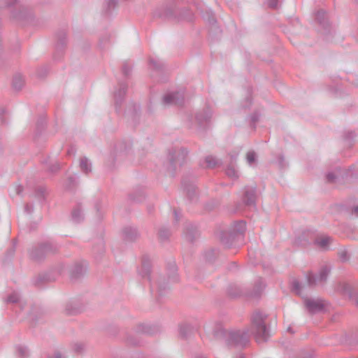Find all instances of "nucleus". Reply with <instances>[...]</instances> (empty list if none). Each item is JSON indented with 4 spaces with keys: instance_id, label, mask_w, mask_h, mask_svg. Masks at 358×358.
I'll return each instance as SVG.
<instances>
[{
    "instance_id": "f257e3e1",
    "label": "nucleus",
    "mask_w": 358,
    "mask_h": 358,
    "mask_svg": "<svg viewBox=\"0 0 358 358\" xmlns=\"http://www.w3.org/2000/svg\"><path fill=\"white\" fill-rule=\"evenodd\" d=\"M266 316L255 312L251 317L250 329L226 331L221 324L216 325L213 334L217 339H223L229 345L245 347L253 335L258 343L266 342L269 338V331L265 325Z\"/></svg>"
},
{
    "instance_id": "f03ea898",
    "label": "nucleus",
    "mask_w": 358,
    "mask_h": 358,
    "mask_svg": "<svg viewBox=\"0 0 358 358\" xmlns=\"http://www.w3.org/2000/svg\"><path fill=\"white\" fill-rule=\"evenodd\" d=\"M212 111L209 108H207L202 111L197 112L195 114L194 117H192L189 124V128H195L196 129L200 130L207 127L212 117Z\"/></svg>"
},
{
    "instance_id": "7ed1b4c3",
    "label": "nucleus",
    "mask_w": 358,
    "mask_h": 358,
    "mask_svg": "<svg viewBox=\"0 0 358 358\" xmlns=\"http://www.w3.org/2000/svg\"><path fill=\"white\" fill-rule=\"evenodd\" d=\"M246 229V223L243 220L236 222L234 224L233 233L229 234L227 236L222 235L220 237L221 242L227 248H231L233 244L232 242L236 239L242 238L243 234Z\"/></svg>"
},
{
    "instance_id": "20e7f679",
    "label": "nucleus",
    "mask_w": 358,
    "mask_h": 358,
    "mask_svg": "<svg viewBox=\"0 0 358 358\" xmlns=\"http://www.w3.org/2000/svg\"><path fill=\"white\" fill-rule=\"evenodd\" d=\"M329 273L330 268L326 265L321 267L317 275L308 273L306 276L308 285L310 287H313L324 284L327 280Z\"/></svg>"
},
{
    "instance_id": "39448f33",
    "label": "nucleus",
    "mask_w": 358,
    "mask_h": 358,
    "mask_svg": "<svg viewBox=\"0 0 358 358\" xmlns=\"http://www.w3.org/2000/svg\"><path fill=\"white\" fill-rule=\"evenodd\" d=\"M56 250V245L50 241H47L38 248H33L30 251V256L33 259L41 260L46 254L54 252Z\"/></svg>"
},
{
    "instance_id": "423d86ee",
    "label": "nucleus",
    "mask_w": 358,
    "mask_h": 358,
    "mask_svg": "<svg viewBox=\"0 0 358 358\" xmlns=\"http://www.w3.org/2000/svg\"><path fill=\"white\" fill-rule=\"evenodd\" d=\"M187 154V150L183 148H174L169 151V159L173 170L176 169L177 166H181L185 162Z\"/></svg>"
},
{
    "instance_id": "0eeeda50",
    "label": "nucleus",
    "mask_w": 358,
    "mask_h": 358,
    "mask_svg": "<svg viewBox=\"0 0 358 358\" xmlns=\"http://www.w3.org/2000/svg\"><path fill=\"white\" fill-rule=\"evenodd\" d=\"M184 102V92L181 91L169 92L166 94L163 99L162 103L165 106L177 105L181 106Z\"/></svg>"
},
{
    "instance_id": "6e6552de",
    "label": "nucleus",
    "mask_w": 358,
    "mask_h": 358,
    "mask_svg": "<svg viewBox=\"0 0 358 358\" xmlns=\"http://www.w3.org/2000/svg\"><path fill=\"white\" fill-rule=\"evenodd\" d=\"M256 187H246L244 189L242 201L246 206L255 207Z\"/></svg>"
},
{
    "instance_id": "1a4fd4ad",
    "label": "nucleus",
    "mask_w": 358,
    "mask_h": 358,
    "mask_svg": "<svg viewBox=\"0 0 358 358\" xmlns=\"http://www.w3.org/2000/svg\"><path fill=\"white\" fill-rule=\"evenodd\" d=\"M306 307L312 313L322 312L324 309V303L321 299H307L305 301Z\"/></svg>"
},
{
    "instance_id": "9d476101",
    "label": "nucleus",
    "mask_w": 358,
    "mask_h": 358,
    "mask_svg": "<svg viewBox=\"0 0 358 358\" xmlns=\"http://www.w3.org/2000/svg\"><path fill=\"white\" fill-rule=\"evenodd\" d=\"M150 271H151L150 262L148 257H144L142 260L141 268L138 271V273L143 278H148V280L150 282L151 291L154 292V285H153L151 278H150Z\"/></svg>"
},
{
    "instance_id": "9b49d317",
    "label": "nucleus",
    "mask_w": 358,
    "mask_h": 358,
    "mask_svg": "<svg viewBox=\"0 0 358 358\" xmlns=\"http://www.w3.org/2000/svg\"><path fill=\"white\" fill-rule=\"evenodd\" d=\"M127 89V86L126 84L120 83L119 85V89L114 92L115 105L117 112H119L120 106L124 100Z\"/></svg>"
},
{
    "instance_id": "f8f14e48",
    "label": "nucleus",
    "mask_w": 358,
    "mask_h": 358,
    "mask_svg": "<svg viewBox=\"0 0 358 358\" xmlns=\"http://www.w3.org/2000/svg\"><path fill=\"white\" fill-rule=\"evenodd\" d=\"M122 233L124 239L129 241L135 240L139 235L137 229L130 226L124 227Z\"/></svg>"
},
{
    "instance_id": "ddd939ff",
    "label": "nucleus",
    "mask_w": 358,
    "mask_h": 358,
    "mask_svg": "<svg viewBox=\"0 0 358 358\" xmlns=\"http://www.w3.org/2000/svg\"><path fill=\"white\" fill-rule=\"evenodd\" d=\"M71 218L75 223H80L84 220V214L80 204H78L73 209Z\"/></svg>"
},
{
    "instance_id": "4468645a",
    "label": "nucleus",
    "mask_w": 358,
    "mask_h": 358,
    "mask_svg": "<svg viewBox=\"0 0 358 358\" xmlns=\"http://www.w3.org/2000/svg\"><path fill=\"white\" fill-rule=\"evenodd\" d=\"M6 303L17 304L22 308L23 303L21 301L20 294L17 292H13L5 299Z\"/></svg>"
},
{
    "instance_id": "2eb2a0df",
    "label": "nucleus",
    "mask_w": 358,
    "mask_h": 358,
    "mask_svg": "<svg viewBox=\"0 0 358 358\" xmlns=\"http://www.w3.org/2000/svg\"><path fill=\"white\" fill-rule=\"evenodd\" d=\"M331 241L332 238L329 236H323L315 240V243L320 246V248L324 250L329 248V245Z\"/></svg>"
},
{
    "instance_id": "dca6fc26",
    "label": "nucleus",
    "mask_w": 358,
    "mask_h": 358,
    "mask_svg": "<svg viewBox=\"0 0 358 358\" xmlns=\"http://www.w3.org/2000/svg\"><path fill=\"white\" fill-rule=\"evenodd\" d=\"M80 168L84 173L87 174L92 171V164L87 157H83L80 160Z\"/></svg>"
},
{
    "instance_id": "f3484780",
    "label": "nucleus",
    "mask_w": 358,
    "mask_h": 358,
    "mask_svg": "<svg viewBox=\"0 0 358 358\" xmlns=\"http://www.w3.org/2000/svg\"><path fill=\"white\" fill-rule=\"evenodd\" d=\"M206 166L207 168L213 169L220 165L221 162L216 159L215 157L209 155L205 158Z\"/></svg>"
},
{
    "instance_id": "a211bd4d",
    "label": "nucleus",
    "mask_w": 358,
    "mask_h": 358,
    "mask_svg": "<svg viewBox=\"0 0 358 358\" xmlns=\"http://www.w3.org/2000/svg\"><path fill=\"white\" fill-rule=\"evenodd\" d=\"M24 80L22 75L17 74L14 76L13 80V87L17 90H20L24 85Z\"/></svg>"
},
{
    "instance_id": "6ab92c4d",
    "label": "nucleus",
    "mask_w": 358,
    "mask_h": 358,
    "mask_svg": "<svg viewBox=\"0 0 358 358\" xmlns=\"http://www.w3.org/2000/svg\"><path fill=\"white\" fill-rule=\"evenodd\" d=\"M264 287H265V284H264V280L262 278L259 279L256 282L255 289V291H254V293L252 294V295L254 296H258L261 294V292L263 291Z\"/></svg>"
},
{
    "instance_id": "aec40b11",
    "label": "nucleus",
    "mask_w": 358,
    "mask_h": 358,
    "mask_svg": "<svg viewBox=\"0 0 358 358\" xmlns=\"http://www.w3.org/2000/svg\"><path fill=\"white\" fill-rule=\"evenodd\" d=\"M149 64L155 70H160L164 66V63L158 58H150Z\"/></svg>"
},
{
    "instance_id": "412c9836",
    "label": "nucleus",
    "mask_w": 358,
    "mask_h": 358,
    "mask_svg": "<svg viewBox=\"0 0 358 358\" xmlns=\"http://www.w3.org/2000/svg\"><path fill=\"white\" fill-rule=\"evenodd\" d=\"M241 289L237 285H231L228 288V294L232 297H236L242 294Z\"/></svg>"
},
{
    "instance_id": "4be33fe9",
    "label": "nucleus",
    "mask_w": 358,
    "mask_h": 358,
    "mask_svg": "<svg viewBox=\"0 0 358 358\" xmlns=\"http://www.w3.org/2000/svg\"><path fill=\"white\" fill-rule=\"evenodd\" d=\"M226 174L228 177L232 178V179H236L238 178V173L236 169L232 166H229L226 169Z\"/></svg>"
},
{
    "instance_id": "5701e85b",
    "label": "nucleus",
    "mask_w": 358,
    "mask_h": 358,
    "mask_svg": "<svg viewBox=\"0 0 358 358\" xmlns=\"http://www.w3.org/2000/svg\"><path fill=\"white\" fill-rule=\"evenodd\" d=\"M192 330L191 326L189 324H181L179 327L180 334L182 337H187Z\"/></svg>"
},
{
    "instance_id": "b1692460",
    "label": "nucleus",
    "mask_w": 358,
    "mask_h": 358,
    "mask_svg": "<svg viewBox=\"0 0 358 358\" xmlns=\"http://www.w3.org/2000/svg\"><path fill=\"white\" fill-rule=\"evenodd\" d=\"M326 15H327L326 12L323 10H318L316 13V20L322 26H324L326 24V22H325Z\"/></svg>"
},
{
    "instance_id": "393cba45",
    "label": "nucleus",
    "mask_w": 358,
    "mask_h": 358,
    "mask_svg": "<svg viewBox=\"0 0 358 358\" xmlns=\"http://www.w3.org/2000/svg\"><path fill=\"white\" fill-rule=\"evenodd\" d=\"M247 162L250 166H253L256 163L257 156L254 151H249L246 156Z\"/></svg>"
},
{
    "instance_id": "a878e982",
    "label": "nucleus",
    "mask_w": 358,
    "mask_h": 358,
    "mask_svg": "<svg viewBox=\"0 0 358 358\" xmlns=\"http://www.w3.org/2000/svg\"><path fill=\"white\" fill-rule=\"evenodd\" d=\"M16 351L18 355L22 358L26 357L29 354L27 348L21 345L16 346Z\"/></svg>"
},
{
    "instance_id": "bb28decb",
    "label": "nucleus",
    "mask_w": 358,
    "mask_h": 358,
    "mask_svg": "<svg viewBox=\"0 0 358 358\" xmlns=\"http://www.w3.org/2000/svg\"><path fill=\"white\" fill-rule=\"evenodd\" d=\"M292 290L298 295H301L302 293V288L301 283L298 280H293L292 283Z\"/></svg>"
},
{
    "instance_id": "cd10ccee",
    "label": "nucleus",
    "mask_w": 358,
    "mask_h": 358,
    "mask_svg": "<svg viewBox=\"0 0 358 358\" xmlns=\"http://www.w3.org/2000/svg\"><path fill=\"white\" fill-rule=\"evenodd\" d=\"M28 11L24 8H22L19 13H13V17L16 19H25L28 17Z\"/></svg>"
},
{
    "instance_id": "c85d7f7f",
    "label": "nucleus",
    "mask_w": 358,
    "mask_h": 358,
    "mask_svg": "<svg viewBox=\"0 0 358 358\" xmlns=\"http://www.w3.org/2000/svg\"><path fill=\"white\" fill-rule=\"evenodd\" d=\"M170 271L171 272V275L169 276V280L171 282H177L178 278L176 273L177 269L175 264L171 266Z\"/></svg>"
},
{
    "instance_id": "c756f323",
    "label": "nucleus",
    "mask_w": 358,
    "mask_h": 358,
    "mask_svg": "<svg viewBox=\"0 0 358 358\" xmlns=\"http://www.w3.org/2000/svg\"><path fill=\"white\" fill-rule=\"evenodd\" d=\"M17 3V0H0V7H11Z\"/></svg>"
},
{
    "instance_id": "7c9ffc66",
    "label": "nucleus",
    "mask_w": 358,
    "mask_h": 358,
    "mask_svg": "<svg viewBox=\"0 0 358 358\" xmlns=\"http://www.w3.org/2000/svg\"><path fill=\"white\" fill-rule=\"evenodd\" d=\"M169 234V231L167 229L162 228L159 231V236L163 241L167 239Z\"/></svg>"
},
{
    "instance_id": "2f4dec72",
    "label": "nucleus",
    "mask_w": 358,
    "mask_h": 358,
    "mask_svg": "<svg viewBox=\"0 0 358 358\" xmlns=\"http://www.w3.org/2000/svg\"><path fill=\"white\" fill-rule=\"evenodd\" d=\"M338 177V175H337L333 172H329L326 176L327 180L331 183L336 182Z\"/></svg>"
},
{
    "instance_id": "473e14b6",
    "label": "nucleus",
    "mask_w": 358,
    "mask_h": 358,
    "mask_svg": "<svg viewBox=\"0 0 358 358\" xmlns=\"http://www.w3.org/2000/svg\"><path fill=\"white\" fill-rule=\"evenodd\" d=\"M131 66L130 64L129 63H124L123 66H122V73L125 75V76H128L131 71Z\"/></svg>"
},
{
    "instance_id": "72a5a7b5",
    "label": "nucleus",
    "mask_w": 358,
    "mask_h": 358,
    "mask_svg": "<svg viewBox=\"0 0 358 358\" xmlns=\"http://www.w3.org/2000/svg\"><path fill=\"white\" fill-rule=\"evenodd\" d=\"M259 114L257 112L254 113L250 117L251 124L253 128H255V123L258 121Z\"/></svg>"
},
{
    "instance_id": "f704fd0d",
    "label": "nucleus",
    "mask_w": 358,
    "mask_h": 358,
    "mask_svg": "<svg viewBox=\"0 0 358 358\" xmlns=\"http://www.w3.org/2000/svg\"><path fill=\"white\" fill-rule=\"evenodd\" d=\"M116 4H117V0H107L106 1L107 10H110V9L115 8Z\"/></svg>"
},
{
    "instance_id": "c9c22d12",
    "label": "nucleus",
    "mask_w": 358,
    "mask_h": 358,
    "mask_svg": "<svg viewBox=\"0 0 358 358\" xmlns=\"http://www.w3.org/2000/svg\"><path fill=\"white\" fill-rule=\"evenodd\" d=\"M127 147L123 143H119L115 148L117 152H123L127 151Z\"/></svg>"
},
{
    "instance_id": "e433bc0d",
    "label": "nucleus",
    "mask_w": 358,
    "mask_h": 358,
    "mask_svg": "<svg viewBox=\"0 0 358 358\" xmlns=\"http://www.w3.org/2000/svg\"><path fill=\"white\" fill-rule=\"evenodd\" d=\"M71 304H67L66 307V311L68 314H75L79 312L78 309L73 308L71 307Z\"/></svg>"
},
{
    "instance_id": "4c0bfd02",
    "label": "nucleus",
    "mask_w": 358,
    "mask_h": 358,
    "mask_svg": "<svg viewBox=\"0 0 358 358\" xmlns=\"http://www.w3.org/2000/svg\"><path fill=\"white\" fill-rule=\"evenodd\" d=\"M138 331L144 333V334H150L148 327L146 325H144V324H141L138 327Z\"/></svg>"
},
{
    "instance_id": "58836bf2",
    "label": "nucleus",
    "mask_w": 358,
    "mask_h": 358,
    "mask_svg": "<svg viewBox=\"0 0 358 358\" xmlns=\"http://www.w3.org/2000/svg\"><path fill=\"white\" fill-rule=\"evenodd\" d=\"M24 211L27 214H31L34 211V206L31 203H27L26 204L24 207Z\"/></svg>"
},
{
    "instance_id": "ea45409f",
    "label": "nucleus",
    "mask_w": 358,
    "mask_h": 358,
    "mask_svg": "<svg viewBox=\"0 0 358 358\" xmlns=\"http://www.w3.org/2000/svg\"><path fill=\"white\" fill-rule=\"evenodd\" d=\"M278 0H268V5L271 8H276L278 7Z\"/></svg>"
},
{
    "instance_id": "a19ab883",
    "label": "nucleus",
    "mask_w": 358,
    "mask_h": 358,
    "mask_svg": "<svg viewBox=\"0 0 358 358\" xmlns=\"http://www.w3.org/2000/svg\"><path fill=\"white\" fill-rule=\"evenodd\" d=\"M48 358H62V355L58 351H55L54 352L49 354L48 355Z\"/></svg>"
},
{
    "instance_id": "79ce46f5",
    "label": "nucleus",
    "mask_w": 358,
    "mask_h": 358,
    "mask_svg": "<svg viewBox=\"0 0 358 358\" xmlns=\"http://www.w3.org/2000/svg\"><path fill=\"white\" fill-rule=\"evenodd\" d=\"M16 245H17L16 242L13 241L12 248L8 251L7 255L8 257H12L13 255L15 250Z\"/></svg>"
},
{
    "instance_id": "37998d69",
    "label": "nucleus",
    "mask_w": 358,
    "mask_h": 358,
    "mask_svg": "<svg viewBox=\"0 0 358 358\" xmlns=\"http://www.w3.org/2000/svg\"><path fill=\"white\" fill-rule=\"evenodd\" d=\"M295 244L296 245H303V246H305L306 244H308L309 242L308 241H304L303 242H302L301 240H300V238L298 237L295 239V241H294Z\"/></svg>"
},
{
    "instance_id": "c03bdc74",
    "label": "nucleus",
    "mask_w": 358,
    "mask_h": 358,
    "mask_svg": "<svg viewBox=\"0 0 358 358\" xmlns=\"http://www.w3.org/2000/svg\"><path fill=\"white\" fill-rule=\"evenodd\" d=\"M166 287L163 286L160 282L157 284V292H159V295L162 294L163 289H165Z\"/></svg>"
},
{
    "instance_id": "a18cd8bd",
    "label": "nucleus",
    "mask_w": 358,
    "mask_h": 358,
    "mask_svg": "<svg viewBox=\"0 0 358 358\" xmlns=\"http://www.w3.org/2000/svg\"><path fill=\"white\" fill-rule=\"evenodd\" d=\"M340 258L343 261V262H345V261H347L348 257V254L346 252H342L341 254H340Z\"/></svg>"
},
{
    "instance_id": "49530a36",
    "label": "nucleus",
    "mask_w": 358,
    "mask_h": 358,
    "mask_svg": "<svg viewBox=\"0 0 358 358\" xmlns=\"http://www.w3.org/2000/svg\"><path fill=\"white\" fill-rule=\"evenodd\" d=\"M6 113H7V111H6V109H2L1 110L0 117H1V120L2 123H5L4 115H5V114H6Z\"/></svg>"
},
{
    "instance_id": "de8ad7c7",
    "label": "nucleus",
    "mask_w": 358,
    "mask_h": 358,
    "mask_svg": "<svg viewBox=\"0 0 358 358\" xmlns=\"http://www.w3.org/2000/svg\"><path fill=\"white\" fill-rule=\"evenodd\" d=\"M352 214L358 217V206H355L352 210Z\"/></svg>"
},
{
    "instance_id": "09e8293b",
    "label": "nucleus",
    "mask_w": 358,
    "mask_h": 358,
    "mask_svg": "<svg viewBox=\"0 0 358 358\" xmlns=\"http://www.w3.org/2000/svg\"><path fill=\"white\" fill-rule=\"evenodd\" d=\"M83 345L82 344H76L75 345V350L77 351V352H80L83 350Z\"/></svg>"
},
{
    "instance_id": "8fccbe9b",
    "label": "nucleus",
    "mask_w": 358,
    "mask_h": 358,
    "mask_svg": "<svg viewBox=\"0 0 358 358\" xmlns=\"http://www.w3.org/2000/svg\"><path fill=\"white\" fill-rule=\"evenodd\" d=\"M173 213H174L176 221H178L179 220V217H180V212H178V210H175Z\"/></svg>"
},
{
    "instance_id": "3c124183",
    "label": "nucleus",
    "mask_w": 358,
    "mask_h": 358,
    "mask_svg": "<svg viewBox=\"0 0 358 358\" xmlns=\"http://www.w3.org/2000/svg\"><path fill=\"white\" fill-rule=\"evenodd\" d=\"M67 154H68V155H71V154L74 155L75 154V151H74L73 148H71V149H69L68 150V152H67Z\"/></svg>"
},
{
    "instance_id": "603ef678",
    "label": "nucleus",
    "mask_w": 358,
    "mask_h": 358,
    "mask_svg": "<svg viewBox=\"0 0 358 358\" xmlns=\"http://www.w3.org/2000/svg\"><path fill=\"white\" fill-rule=\"evenodd\" d=\"M59 169V165L56 164V165H54L52 168H51L50 171H55L56 169Z\"/></svg>"
},
{
    "instance_id": "864d4df0",
    "label": "nucleus",
    "mask_w": 358,
    "mask_h": 358,
    "mask_svg": "<svg viewBox=\"0 0 358 358\" xmlns=\"http://www.w3.org/2000/svg\"><path fill=\"white\" fill-rule=\"evenodd\" d=\"M354 136H355V134H354V133H353V132H352V131H351V132H348V138H353V137H354Z\"/></svg>"
},
{
    "instance_id": "5fc2aeb1",
    "label": "nucleus",
    "mask_w": 358,
    "mask_h": 358,
    "mask_svg": "<svg viewBox=\"0 0 358 358\" xmlns=\"http://www.w3.org/2000/svg\"><path fill=\"white\" fill-rule=\"evenodd\" d=\"M215 22V19H214V17H212L211 18H210V19H209V22H210V24H213V23H214Z\"/></svg>"
},
{
    "instance_id": "6e6d98bb",
    "label": "nucleus",
    "mask_w": 358,
    "mask_h": 358,
    "mask_svg": "<svg viewBox=\"0 0 358 358\" xmlns=\"http://www.w3.org/2000/svg\"><path fill=\"white\" fill-rule=\"evenodd\" d=\"M246 101L249 103V104L251 103L252 99L250 96L246 98Z\"/></svg>"
},
{
    "instance_id": "4d7b16f0",
    "label": "nucleus",
    "mask_w": 358,
    "mask_h": 358,
    "mask_svg": "<svg viewBox=\"0 0 358 358\" xmlns=\"http://www.w3.org/2000/svg\"><path fill=\"white\" fill-rule=\"evenodd\" d=\"M22 191V187L19 186L17 189V194H20Z\"/></svg>"
},
{
    "instance_id": "13d9d810",
    "label": "nucleus",
    "mask_w": 358,
    "mask_h": 358,
    "mask_svg": "<svg viewBox=\"0 0 358 358\" xmlns=\"http://www.w3.org/2000/svg\"><path fill=\"white\" fill-rule=\"evenodd\" d=\"M280 162H279V163H280V165L281 166H283V164H282L283 158H282V157H280Z\"/></svg>"
},
{
    "instance_id": "bf43d9fd",
    "label": "nucleus",
    "mask_w": 358,
    "mask_h": 358,
    "mask_svg": "<svg viewBox=\"0 0 358 358\" xmlns=\"http://www.w3.org/2000/svg\"><path fill=\"white\" fill-rule=\"evenodd\" d=\"M196 358H206V357L203 355H199V356H197Z\"/></svg>"
},
{
    "instance_id": "052dcab7",
    "label": "nucleus",
    "mask_w": 358,
    "mask_h": 358,
    "mask_svg": "<svg viewBox=\"0 0 358 358\" xmlns=\"http://www.w3.org/2000/svg\"><path fill=\"white\" fill-rule=\"evenodd\" d=\"M136 108L139 109V106H135V110H136Z\"/></svg>"
},
{
    "instance_id": "680f3d73",
    "label": "nucleus",
    "mask_w": 358,
    "mask_h": 358,
    "mask_svg": "<svg viewBox=\"0 0 358 358\" xmlns=\"http://www.w3.org/2000/svg\"><path fill=\"white\" fill-rule=\"evenodd\" d=\"M188 238H189L190 241H192V237H191L190 236L188 237Z\"/></svg>"
},
{
    "instance_id": "e2e57ef3",
    "label": "nucleus",
    "mask_w": 358,
    "mask_h": 358,
    "mask_svg": "<svg viewBox=\"0 0 358 358\" xmlns=\"http://www.w3.org/2000/svg\"><path fill=\"white\" fill-rule=\"evenodd\" d=\"M357 304L358 305V301H357Z\"/></svg>"
}]
</instances>
